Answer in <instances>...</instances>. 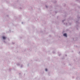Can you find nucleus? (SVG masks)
Wrapping results in <instances>:
<instances>
[{"label": "nucleus", "mask_w": 80, "mask_h": 80, "mask_svg": "<svg viewBox=\"0 0 80 80\" xmlns=\"http://www.w3.org/2000/svg\"><path fill=\"white\" fill-rule=\"evenodd\" d=\"M63 36H64V37H67V34L66 33L64 34Z\"/></svg>", "instance_id": "nucleus-1"}, {"label": "nucleus", "mask_w": 80, "mask_h": 80, "mask_svg": "<svg viewBox=\"0 0 80 80\" xmlns=\"http://www.w3.org/2000/svg\"><path fill=\"white\" fill-rule=\"evenodd\" d=\"M45 70L46 71H47V69H46Z\"/></svg>", "instance_id": "nucleus-3"}, {"label": "nucleus", "mask_w": 80, "mask_h": 80, "mask_svg": "<svg viewBox=\"0 0 80 80\" xmlns=\"http://www.w3.org/2000/svg\"><path fill=\"white\" fill-rule=\"evenodd\" d=\"M2 38H3V39L4 40L5 39V38H6L5 37H2Z\"/></svg>", "instance_id": "nucleus-2"}]
</instances>
